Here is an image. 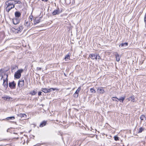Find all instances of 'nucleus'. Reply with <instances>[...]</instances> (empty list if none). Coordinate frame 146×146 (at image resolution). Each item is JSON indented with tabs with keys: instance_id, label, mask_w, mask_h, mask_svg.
<instances>
[{
	"instance_id": "58836bf2",
	"label": "nucleus",
	"mask_w": 146,
	"mask_h": 146,
	"mask_svg": "<svg viewBox=\"0 0 146 146\" xmlns=\"http://www.w3.org/2000/svg\"><path fill=\"white\" fill-rule=\"evenodd\" d=\"M5 75H6V77L5 80H6L8 81V74H5Z\"/></svg>"
},
{
	"instance_id": "f257e3e1",
	"label": "nucleus",
	"mask_w": 146,
	"mask_h": 146,
	"mask_svg": "<svg viewBox=\"0 0 146 146\" xmlns=\"http://www.w3.org/2000/svg\"><path fill=\"white\" fill-rule=\"evenodd\" d=\"M15 17L12 19L13 22L15 25L19 24L20 21L19 17L21 15V13L19 11H16L15 13Z\"/></svg>"
},
{
	"instance_id": "20e7f679",
	"label": "nucleus",
	"mask_w": 146,
	"mask_h": 146,
	"mask_svg": "<svg viewBox=\"0 0 146 146\" xmlns=\"http://www.w3.org/2000/svg\"><path fill=\"white\" fill-rule=\"evenodd\" d=\"M62 9L60 10L59 8H57L56 9L54 10L52 12V15L53 16L58 15L62 12Z\"/></svg>"
},
{
	"instance_id": "4c0bfd02",
	"label": "nucleus",
	"mask_w": 146,
	"mask_h": 146,
	"mask_svg": "<svg viewBox=\"0 0 146 146\" xmlns=\"http://www.w3.org/2000/svg\"><path fill=\"white\" fill-rule=\"evenodd\" d=\"M42 92H39L38 93V95L39 96H40L42 95Z\"/></svg>"
},
{
	"instance_id": "ddd939ff",
	"label": "nucleus",
	"mask_w": 146,
	"mask_h": 146,
	"mask_svg": "<svg viewBox=\"0 0 146 146\" xmlns=\"http://www.w3.org/2000/svg\"><path fill=\"white\" fill-rule=\"evenodd\" d=\"M96 55V54H90L89 55V57L92 60H94V58Z\"/></svg>"
},
{
	"instance_id": "37998d69",
	"label": "nucleus",
	"mask_w": 146,
	"mask_h": 146,
	"mask_svg": "<svg viewBox=\"0 0 146 146\" xmlns=\"http://www.w3.org/2000/svg\"><path fill=\"white\" fill-rule=\"evenodd\" d=\"M42 1H44V2H47L48 0H41Z\"/></svg>"
},
{
	"instance_id": "79ce46f5",
	"label": "nucleus",
	"mask_w": 146,
	"mask_h": 146,
	"mask_svg": "<svg viewBox=\"0 0 146 146\" xmlns=\"http://www.w3.org/2000/svg\"><path fill=\"white\" fill-rule=\"evenodd\" d=\"M98 54V56L97 57V59H98V60H99L100 59V57L99 55V54Z\"/></svg>"
},
{
	"instance_id": "7c9ffc66",
	"label": "nucleus",
	"mask_w": 146,
	"mask_h": 146,
	"mask_svg": "<svg viewBox=\"0 0 146 146\" xmlns=\"http://www.w3.org/2000/svg\"><path fill=\"white\" fill-rule=\"evenodd\" d=\"M78 95V94H77L76 93H75L73 95L74 97L75 98H77Z\"/></svg>"
},
{
	"instance_id": "cd10ccee",
	"label": "nucleus",
	"mask_w": 146,
	"mask_h": 146,
	"mask_svg": "<svg viewBox=\"0 0 146 146\" xmlns=\"http://www.w3.org/2000/svg\"><path fill=\"white\" fill-rule=\"evenodd\" d=\"M3 98H4V100H7V99H9L11 98L9 96H5ZM11 99H12V98H11Z\"/></svg>"
},
{
	"instance_id": "4be33fe9",
	"label": "nucleus",
	"mask_w": 146,
	"mask_h": 146,
	"mask_svg": "<svg viewBox=\"0 0 146 146\" xmlns=\"http://www.w3.org/2000/svg\"><path fill=\"white\" fill-rule=\"evenodd\" d=\"M36 93V92L35 90L32 91L30 92V94L32 95H35Z\"/></svg>"
},
{
	"instance_id": "c03bdc74",
	"label": "nucleus",
	"mask_w": 146,
	"mask_h": 146,
	"mask_svg": "<svg viewBox=\"0 0 146 146\" xmlns=\"http://www.w3.org/2000/svg\"><path fill=\"white\" fill-rule=\"evenodd\" d=\"M1 76V80H2V79L3 78V76L2 75Z\"/></svg>"
},
{
	"instance_id": "f3484780",
	"label": "nucleus",
	"mask_w": 146,
	"mask_h": 146,
	"mask_svg": "<svg viewBox=\"0 0 146 146\" xmlns=\"http://www.w3.org/2000/svg\"><path fill=\"white\" fill-rule=\"evenodd\" d=\"M46 121H43L42 122L40 123V127H42L46 125Z\"/></svg>"
},
{
	"instance_id": "bb28decb",
	"label": "nucleus",
	"mask_w": 146,
	"mask_h": 146,
	"mask_svg": "<svg viewBox=\"0 0 146 146\" xmlns=\"http://www.w3.org/2000/svg\"><path fill=\"white\" fill-rule=\"evenodd\" d=\"M81 90V87H79L78 88V89L75 92V93H76L77 94H78L79 92H80Z\"/></svg>"
},
{
	"instance_id": "ea45409f",
	"label": "nucleus",
	"mask_w": 146,
	"mask_h": 146,
	"mask_svg": "<svg viewBox=\"0 0 146 146\" xmlns=\"http://www.w3.org/2000/svg\"><path fill=\"white\" fill-rule=\"evenodd\" d=\"M98 56V54H96V55L94 59H95L96 60H97V57Z\"/></svg>"
},
{
	"instance_id": "473e14b6",
	"label": "nucleus",
	"mask_w": 146,
	"mask_h": 146,
	"mask_svg": "<svg viewBox=\"0 0 146 146\" xmlns=\"http://www.w3.org/2000/svg\"><path fill=\"white\" fill-rule=\"evenodd\" d=\"M33 18V16L32 15H30L29 17V21L31 22L32 21V18Z\"/></svg>"
},
{
	"instance_id": "9b49d317",
	"label": "nucleus",
	"mask_w": 146,
	"mask_h": 146,
	"mask_svg": "<svg viewBox=\"0 0 146 146\" xmlns=\"http://www.w3.org/2000/svg\"><path fill=\"white\" fill-rule=\"evenodd\" d=\"M17 116L19 117H21V118L23 117L25 119H27V115L24 114L20 113L17 115Z\"/></svg>"
},
{
	"instance_id": "72a5a7b5",
	"label": "nucleus",
	"mask_w": 146,
	"mask_h": 146,
	"mask_svg": "<svg viewBox=\"0 0 146 146\" xmlns=\"http://www.w3.org/2000/svg\"><path fill=\"white\" fill-rule=\"evenodd\" d=\"M65 2L67 4H69L70 3V0H65Z\"/></svg>"
},
{
	"instance_id": "b1692460",
	"label": "nucleus",
	"mask_w": 146,
	"mask_h": 146,
	"mask_svg": "<svg viewBox=\"0 0 146 146\" xmlns=\"http://www.w3.org/2000/svg\"><path fill=\"white\" fill-rule=\"evenodd\" d=\"M90 92L92 93H95L96 92L95 90H94V88H91L90 89Z\"/></svg>"
},
{
	"instance_id": "5701e85b",
	"label": "nucleus",
	"mask_w": 146,
	"mask_h": 146,
	"mask_svg": "<svg viewBox=\"0 0 146 146\" xmlns=\"http://www.w3.org/2000/svg\"><path fill=\"white\" fill-rule=\"evenodd\" d=\"M14 1L15 3V4H21L22 2L20 0H15Z\"/></svg>"
},
{
	"instance_id": "7ed1b4c3",
	"label": "nucleus",
	"mask_w": 146,
	"mask_h": 146,
	"mask_svg": "<svg viewBox=\"0 0 146 146\" xmlns=\"http://www.w3.org/2000/svg\"><path fill=\"white\" fill-rule=\"evenodd\" d=\"M23 72V70L21 69L19 70L16 72L14 74V77L15 78L18 79L21 76V73Z\"/></svg>"
},
{
	"instance_id": "f704fd0d",
	"label": "nucleus",
	"mask_w": 146,
	"mask_h": 146,
	"mask_svg": "<svg viewBox=\"0 0 146 146\" xmlns=\"http://www.w3.org/2000/svg\"><path fill=\"white\" fill-rule=\"evenodd\" d=\"M114 139L115 141H117L119 140L118 137L116 136H115L114 137Z\"/></svg>"
},
{
	"instance_id": "423d86ee",
	"label": "nucleus",
	"mask_w": 146,
	"mask_h": 146,
	"mask_svg": "<svg viewBox=\"0 0 146 146\" xmlns=\"http://www.w3.org/2000/svg\"><path fill=\"white\" fill-rule=\"evenodd\" d=\"M5 4L7 5V7H11L13 5H15L13 4V1L12 0H10L6 1L5 2Z\"/></svg>"
},
{
	"instance_id": "1a4fd4ad",
	"label": "nucleus",
	"mask_w": 146,
	"mask_h": 146,
	"mask_svg": "<svg viewBox=\"0 0 146 146\" xmlns=\"http://www.w3.org/2000/svg\"><path fill=\"white\" fill-rule=\"evenodd\" d=\"M8 80H5V79H3V85L4 86V87L5 90H6L7 89V88L8 87Z\"/></svg>"
},
{
	"instance_id": "c85d7f7f",
	"label": "nucleus",
	"mask_w": 146,
	"mask_h": 146,
	"mask_svg": "<svg viewBox=\"0 0 146 146\" xmlns=\"http://www.w3.org/2000/svg\"><path fill=\"white\" fill-rule=\"evenodd\" d=\"M70 58V55L69 54H67L65 56L64 59H65L66 60V59H69Z\"/></svg>"
},
{
	"instance_id": "39448f33",
	"label": "nucleus",
	"mask_w": 146,
	"mask_h": 146,
	"mask_svg": "<svg viewBox=\"0 0 146 146\" xmlns=\"http://www.w3.org/2000/svg\"><path fill=\"white\" fill-rule=\"evenodd\" d=\"M9 87L11 89H14L15 88L16 84L14 81L11 82H9Z\"/></svg>"
},
{
	"instance_id": "c9c22d12",
	"label": "nucleus",
	"mask_w": 146,
	"mask_h": 146,
	"mask_svg": "<svg viewBox=\"0 0 146 146\" xmlns=\"http://www.w3.org/2000/svg\"><path fill=\"white\" fill-rule=\"evenodd\" d=\"M144 21L146 24V13L145 14L144 17Z\"/></svg>"
},
{
	"instance_id": "aec40b11",
	"label": "nucleus",
	"mask_w": 146,
	"mask_h": 146,
	"mask_svg": "<svg viewBox=\"0 0 146 146\" xmlns=\"http://www.w3.org/2000/svg\"><path fill=\"white\" fill-rule=\"evenodd\" d=\"M48 89L47 88H42V91L45 93H47L49 92V91H48Z\"/></svg>"
},
{
	"instance_id": "393cba45",
	"label": "nucleus",
	"mask_w": 146,
	"mask_h": 146,
	"mask_svg": "<svg viewBox=\"0 0 146 146\" xmlns=\"http://www.w3.org/2000/svg\"><path fill=\"white\" fill-rule=\"evenodd\" d=\"M134 99V96H132L128 98V100H133Z\"/></svg>"
},
{
	"instance_id": "6ab92c4d",
	"label": "nucleus",
	"mask_w": 146,
	"mask_h": 146,
	"mask_svg": "<svg viewBox=\"0 0 146 146\" xmlns=\"http://www.w3.org/2000/svg\"><path fill=\"white\" fill-rule=\"evenodd\" d=\"M40 19H35L34 20V24L36 25V24L39 23L40 22Z\"/></svg>"
},
{
	"instance_id": "f8f14e48",
	"label": "nucleus",
	"mask_w": 146,
	"mask_h": 146,
	"mask_svg": "<svg viewBox=\"0 0 146 146\" xmlns=\"http://www.w3.org/2000/svg\"><path fill=\"white\" fill-rule=\"evenodd\" d=\"M15 7V5H13L11 7H7L6 8V11L8 12H9L12 9Z\"/></svg>"
},
{
	"instance_id": "f03ea898",
	"label": "nucleus",
	"mask_w": 146,
	"mask_h": 146,
	"mask_svg": "<svg viewBox=\"0 0 146 146\" xmlns=\"http://www.w3.org/2000/svg\"><path fill=\"white\" fill-rule=\"evenodd\" d=\"M23 29V26L21 24L19 26H15L11 28V30L15 33H20Z\"/></svg>"
},
{
	"instance_id": "49530a36",
	"label": "nucleus",
	"mask_w": 146,
	"mask_h": 146,
	"mask_svg": "<svg viewBox=\"0 0 146 146\" xmlns=\"http://www.w3.org/2000/svg\"><path fill=\"white\" fill-rule=\"evenodd\" d=\"M18 137H17L16 138L18 139Z\"/></svg>"
},
{
	"instance_id": "412c9836",
	"label": "nucleus",
	"mask_w": 146,
	"mask_h": 146,
	"mask_svg": "<svg viewBox=\"0 0 146 146\" xmlns=\"http://www.w3.org/2000/svg\"><path fill=\"white\" fill-rule=\"evenodd\" d=\"M16 67V66H12L11 67V71H12V72H13L15 71Z\"/></svg>"
},
{
	"instance_id": "a211bd4d",
	"label": "nucleus",
	"mask_w": 146,
	"mask_h": 146,
	"mask_svg": "<svg viewBox=\"0 0 146 146\" xmlns=\"http://www.w3.org/2000/svg\"><path fill=\"white\" fill-rule=\"evenodd\" d=\"M48 89V91H49V92H51V91H54L56 90H58V89H57L56 88H50V89Z\"/></svg>"
},
{
	"instance_id": "9d476101",
	"label": "nucleus",
	"mask_w": 146,
	"mask_h": 146,
	"mask_svg": "<svg viewBox=\"0 0 146 146\" xmlns=\"http://www.w3.org/2000/svg\"><path fill=\"white\" fill-rule=\"evenodd\" d=\"M125 96H124L123 97H121L119 99H118L116 97H113L112 100H117L118 99L119 100H125Z\"/></svg>"
},
{
	"instance_id": "4468645a",
	"label": "nucleus",
	"mask_w": 146,
	"mask_h": 146,
	"mask_svg": "<svg viewBox=\"0 0 146 146\" xmlns=\"http://www.w3.org/2000/svg\"><path fill=\"white\" fill-rule=\"evenodd\" d=\"M128 43L127 42H125L124 43H121V44H120L119 46V47H124L125 46H128Z\"/></svg>"
},
{
	"instance_id": "e433bc0d",
	"label": "nucleus",
	"mask_w": 146,
	"mask_h": 146,
	"mask_svg": "<svg viewBox=\"0 0 146 146\" xmlns=\"http://www.w3.org/2000/svg\"><path fill=\"white\" fill-rule=\"evenodd\" d=\"M66 14H63L60 15V17H62L64 16H66Z\"/></svg>"
},
{
	"instance_id": "2eb2a0df",
	"label": "nucleus",
	"mask_w": 146,
	"mask_h": 146,
	"mask_svg": "<svg viewBox=\"0 0 146 146\" xmlns=\"http://www.w3.org/2000/svg\"><path fill=\"white\" fill-rule=\"evenodd\" d=\"M25 25L27 28L29 27L30 26V23L29 21H27L25 22Z\"/></svg>"
},
{
	"instance_id": "a878e982",
	"label": "nucleus",
	"mask_w": 146,
	"mask_h": 146,
	"mask_svg": "<svg viewBox=\"0 0 146 146\" xmlns=\"http://www.w3.org/2000/svg\"><path fill=\"white\" fill-rule=\"evenodd\" d=\"M15 119V117L14 116L8 117L6 118V119L7 120L13 119Z\"/></svg>"
},
{
	"instance_id": "a19ab883",
	"label": "nucleus",
	"mask_w": 146,
	"mask_h": 146,
	"mask_svg": "<svg viewBox=\"0 0 146 146\" xmlns=\"http://www.w3.org/2000/svg\"><path fill=\"white\" fill-rule=\"evenodd\" d=\"M36 69L38 70H41V68L40 67H37V68Z\"/></svg>"
},
{
	"instance_id": "0eeeda50",
	"label": "nucleus",
	"mask_w": 146,
	"mask_h": 146,
	"mask_svg": "<svg viewBox=\"0 0 146 146\" xmlns=\"http://www.w3.org/2000/svg\"><path fill=\"white\" fill-rule=\"evenodd\" d=\"M24 84V80H19L18 82V85L19 88H22Z\"/></svg>"
},
{
	"instance_id": "a18cd8bd",
	"label": "nucleus",
	"mask_w": 146,
	"mask_h": 146,
	"mask_svg": "<svg viewBox=\"0 0 146 146\" xmlns=\"http://www.w3.org/2000/svg\"><path fill=\"white\" fill-rule=\"evenodd\" d=\"M64 75H65V76H66V74H64Z\"/></svg>"
},
{
	"instance_id": "6e6552de",
	"label": "nucleus",
	"mask_w": 146,
	"mask_h": 146,
	"mask_svg": "<svg viewBox=\"0 0 146 146\" xmlns=\"http://www.w3.org/2000/svg\"><path fill=\"white\" fill-rule=\"evenodd\" d=\"M104 90L103 88H99L97 90V93L99 94H102L104 92Z\"/></svg>"
},
{
	"instance_id": "dca6fc26",
	"label": "nucleus",
	"mask_w": 146,
	"mask_h": 146,
	"mask_svg": "<svg viewBox=\"0 0 146 146\" xmlns=\"http://www.w3.org/2000/svg\"><path fill=\"white\" fill-rule=\"evenodd\" d=\"M115 58L116 60L117 61L119 62V61L120 57L119 56L118 54H115Z\"/></svg>"
},
{
	"instance_id": "2f4dec72",
	"label": "nucleus",
	"mask_w": 146,
	"mask_h": 146,
	"mask_svg": "<svg viewBox=\"0 0 146 146\" xmlns=\"http://www.w3.org/2000/svg\"><path fill=\"white\" fill-rule=\"evenodd\" d=\"M144 130V129L142 127H140L139 129V133L141 132Z\"/></svg>"
},
{
	"instance_id": "c756f323",
	"label": "nucleus",
	"mask_w": 146,
	"mask_h": 146,
	"mask_svg": "<svg viewBox=\"0 0 146 146\" xmlns=\"http://www.w3.org/2000/svg\"><path fill=\"white\" fill-rule=\"evenodd\" d=\"M145 118V116L143 115H141V116L140 117V119L141 121L143 120Z\"/></svg>"
}]
</instances>
